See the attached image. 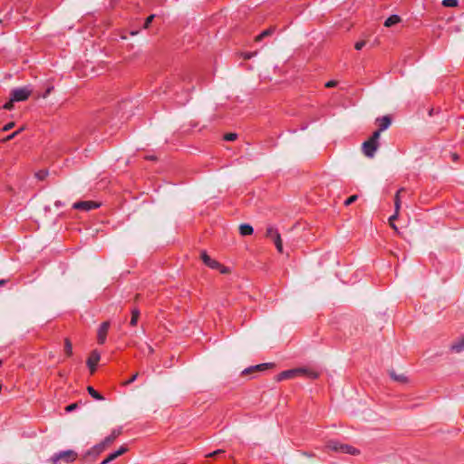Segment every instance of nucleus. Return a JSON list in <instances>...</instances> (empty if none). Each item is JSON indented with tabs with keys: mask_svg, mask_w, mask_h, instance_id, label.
<instances>
[{
	"mask_svg": "<svg viewBox=\"0 0 464 464\" xmlns=\"http://www.w3.org/2000/svg\"><path fill=\"white\" fill-rule=\"evenodd\" d=\"M405 191L404 188H401L395 194L394 197V208H396L397 212H400L401 209V193Z\"/></svg>",
	"mask_w": 464,
	"mask_h": 464,
	"instance_id": "nucleus-20",
	"label": "nucleus"
},
{
	"mask_svg": "<svg viewBox=\"0 0 464 464\" xmlns=\"http://www.w3.org/2000/svg\"><path fill=\"white\" fill-rule=\"evenodd\" d=\"M298 375H304L309 379L314 380L320 376V373L312 368H298Z\"/></svg>",
	"mask_w": 464,
	"mask_h": 464,
	"instance_id": "nucleus-10",
	"label": "nucleus"
},
{
	"mask_svg": "<svg viewBox=\"0 0 464 464\" xmlns=\"http://www.w3.org/2000/svg\"><path fill=\"white\" fill-rule=\"evenodd\" d=\"M276 31V26H270L269 28L264 30L260 34L255 37V42H261L264 38L272 35Z\"/></svg>",
	"mask_w": 464,
	"mask_h": 464,
	"instance_id": "nucleus-15",
	"label": "nucleus"
},
{
	"mask_svg": "<svg viewBox=\"0 0 464 464\" xmlns=\"http://www.w3.org/2000/svg\"><path fill=\"white\" fill-rule=\"evenodd\" d=\"M358 198V196L357 195H352L351 197H349L345 201H344V206H350L351 204H353V202H355Z\"/></svg>",
	"mask_w": 464,
	"mask_h": 464,
	"instance_id": "nucleus-29",
	"label": "nucleus"
},
{
	"mask_svg": "<svg viewBox=\"0 0 464 464\" xmlns=\"http://www.w3.org/2000/svg\"><path fill=\"white\" fill-rule=\"evenodd\" d=\"M33 93V90L29 86L18 87L12 90L9 102H5L2 108L12 110L15 102H23L27 100Z\"/></svg>",
	"mask_w": 464,
	"mask_h": 464,
	"instance_id": "nucleus-1",
	"label": "nucleus"
},
{
	"mask_svg": "<svg viewBox=\"0 0 464 464\" xmlns=\"http://www.w3.org/2000/svg\"><path fill=\"white\" fill-rule=\"evenodd\" d=\"M273 242L277 249V251L279 253H283V242H282V239H281V236H276L274 239H273Z\"/></svg>",
	"mask_w": 464,
	"mask_h": 464,
	"instance_id": "nucleus-25",
	"label": "nucleus"
},
{
	"mask_svg": "<svg viewBox=\"0 0 464 464\" xmlns=\"http://www.w3.org/2000/svg\"><path fill=\"white\" fill-rule=\"evenodd\" d=\"M100 359L101 354L97 350H93L88 357L86 363L92 374L96 371V367Z\"/></svg>",
	"mask_w": 464,
	"mask_h": 464,
	"instance_id": "nucleus-7",
	"label": "nucleus"
},
{
	"mask_svg": "<svg viewBox=\"0 0 464 464\" xmlns=\"http://www.w3.org/2000/svg\"><path fill=\"white\" fill-rule=\"evenodd\" d=\"M55 205H56V206H59V205H61V202L57 201V202L55 203Z\"/></svg>",
	"mask_w": 464,
	"mask_h": 464,
	"instance_id": "nucleus-52",
	"label": "nucleus"
},
{
	"mask_svg": "<svg viewBox=\"0 0 464 464\" xmlns=\"http://www.w3.org/2000/svg\"><path fill=\"white\" fill-rule=\"evenodd\" d=\"M101 206L100 203H97L95 201L88 200V201H78L75 202L72 206L74 209L82 210V211H89L92 209L98 208Z\"/></svg>",
	"mask_w": 464,
	"mask_h": 464,
	"instance_id": "nucleus-5",
	"label": "nucleus"
},
{
	"mask_svg": "<svg viewBox=\"0 0 464 464\" xmlns=\"http://www.w3.org/2000/svg\"><path fill=\"white\" fill-rule=\"evenodd\" d=\"M279 235L280 234L276 227H274L272 226L267 227L266 231V237L273 240L276 236H279Z\"/></svg>",
	"mask_w": 464,
	"mask_h": 464,
	"instance_id": "nucleus-23",
	"label": "nucleus"
},
{
	"mask_svg": "<svg viewBox=\"0 0 464 464\" xmlns=\"http://www.w3.org/2000/svg\"><path fill=\"white\" fill-rule=\"evenodd\" d=\"M337 85V82L336 81H329L325 83V87L326 88H332V87H334Z\"/></svg>",
	"mask_w": 464,
	"mask_h": 464,
	"instance_id": "nucleus-39",
	"label": "nucleus"
},
{
	"mask_svg": "<svg viewBox=\"0 0 464 464\" xmlns=\"http://www.w3.org/2000/svg\"><path fill=\"white\" fill-rule=\"evenodd\" d=\"M138 375H139L138 372L134 373L131 377H130L129 380L124 382L123 384L124 385H129V384L132 383L134 381H136V379L138 378Z\"/></svg>",
	"mask_w": 464,
	"mask_h": 464,
	"instance_id": "nucleus-32",
	"label": "nucleus"
},
{
	"mask_svg": "<svg viewBox=\"0 0 464 464\" xmlns=\"http://www.w3.org/2000/svg\"><path fill=\"white\" fill-rule=\"evenodd\" d=\"M14 126V123H8L3 127V130H8Z\"/></svg>",
	"mask_w": 464,
	"mask_h": 464,
	"instance_id": "nucleus-43",
	"label": "nucleus"
},
{
	"mask_svg": "<svg viewBox=\"0 0 464 464\" xmlns=\"http://www.w3.org/2000/svg\"><path fill=\"white\" fill-rule=\"evenodd\" d=\"M21 130H22V129H20L19 130H17V131H15V132H14V133H12L11 135H9V136L7 137V140H11V139H13V138H14V136H15V135H16V134H17Z\"/></svg>",
	"mask_w": 464,
	"mask_h": 464,
	"instance_id": "nucleus-45",
	"label": "nucleus"
},
{
	"mask_svg": "<svg viewBox=\"0 0 464 464\" xmlns=\"http://www.w3.org/2000/svg\"><path fill=\"white\" fill-rule=\"evenodd\" d=\"M77 457V452L72 450H66L53 454L50 460L52 464L72 463Z\"/></svg>",
	"mask_w": 464,
	"mask_h": 464,
	"instance_id": "nucleus-3",
	"label": "nucleus"
},
{
	"mask_svg": "<svg viewBox=\"0 0 464 464\" xmlns=\"http://www.w3.org/2000/svg\"><path fill=\"white\" fill-rule=\"evenodd\" d=\"M52 89H53L52 87L47 88V90H46V92H45V93L44 94V96H43V97H44V98H45V97L47 96V94H49V93H50V92L52 91Z\"/></svg>",
	"mask_w": 464,
	"mask_h": 464,
	"instance_id": "nucleus-47",
	"label": "nucleus"
},
{
	"mask_svg": "<svg viewBox=\"0 0 464 464\" xmlns=\"http://www.w3.org/2000/svg\"><path fill=\"white\" fill-rule=\"evenodd\" d=\"M221 274L226 275L229 273V268L219 263V267L217 268Z\"/></svg>",
	"mask_w": 464,
	"mask_h": 464,
	"instance_id": "nucleus-31",
	"label": "nucleus"
},
{
	"mask_svg": "<svg viewBox=\"0 0 464 464\" xmlns=\"http://www.w3.org/2000/svg\"><path fill=\"white\" fill-rule=\"evenodd\" d=\"M139 318H140V310L138 308H133L131 310V318L130 321V326H136Z\"/></svg>",
	"mask_w": 464,
	"mask_h": 464,
	"instance_id": "nucleus-22",
	"label": "nucleus"
},
{
	"mask_svg": "<svg viewBox=\"0 0 464 464\" xmlns=\"http://www.w3.org/2000/svg\"><path fill=\"white\" fill-rule=\"evenodd\" d=\"M137 33H138V32H131L130 34H131L132 35H135V34H137Z\"/></svg>",
	"mask_w": 464,
	"mask_h": 464,
	"instance_id": "nucleus-51",
	"label": "nucleus"
},
{
	"mask_svg": "<svg viewBox=\"0 0 464 464\" xmlns=\"http://www.w3.org/2000/svg\"><path fill=\"white\" fill-rule=\"evenodd\" d=\"M390 377L400 383H406L408 382V378L404 374H397L395 371L392 370L389 372Z\"/></svg>",
	"mask_w": 464,
	"mask_h": 464,
	"instance_id": "nucleus-17",
	"label": "nucleus"
},
{
	"mask_svg": "<svg viewBox=\"0 0 464 464\" xmlns=\"http://www.w3.org/2000/svg\"><path fill=\"white\" fill-rule=\"evenodd\" d=\"M450 157L452 159L453 161H458L459 159V156L457 154V153H450Z\"/></svg>",
	"mask_w": 464,
	"mask_h": 464,
	"instance_id": "nucleus-42",
	"label": "nucleus"
},
{
	"mask_svg": "<svg viewBox=\"0 0 464 464\" xmlns=\"http://www.w3.org/2000/svg\"><path fill=\"white\" fill-rule=\"evenodd\" d=\"M375 123L378 126V129L372 133L369 140H372L376 144H379L381 132L387 130L391 126L392 118H376Z\"/></svg>",
	"mask_w": 464,
	"mask_h": 464,
	"instance_id": "nucleus-4",
	"label": "nucleus"
},
{
	"mask_svg": "<svg viewBox=\"0 0 464 464\" xmlns=\"http://www.w3.org/2000/svg\"><path fill=\"white\" fill-rule=\"evenodd\" d=\"M154 17H155V15H154V14H151V15H150V16L146 19V21H145V23H144V26H143L145 29H147V28L150 26V23L152 22V20L154 19Z\"/></svg>",
	"mask_w": 464,
	"mask_h": 464,
	"instance_id": "nucleus-33",
	"label": "nucleus"
},
{
	"mask_svg": "<svg viewBox=\"0 0 464 464\" xmlns=\"http://www.w3.org/2000/svg\"><path fill=\"white\" fill-rule=\"evenodd\" d=\"M200 257L203 261V263L208 266L209 268H212V269H216L218 267H219V262H218L217 260L215 259H212L208 254L206 251H202L201 252V255H200Z\"/></svg>",
	"mask_w": 464,
	"mask_h": 464,
	"instance_id": "nucleus-9",
	"label": "nucleus"
},
{
	"mask_svg": "<svg viewBox=\"0 0 464 464\" xmlns=\"http://www.w3.org/2000/svg\"><path fill=\"white\" fill-rule=\"evenodd\" d=\"M64 353L68 357L72 355V344L69 338L64 340Z\"/></svg>",
	"mask_w": 464,
	"mask_h": 464,
	"instance_id": "nucleus-24",
	"label": "nucleus"
},
{
	"mask_svg": "<svg viewBox=\"0 0 464 464\" xmlns=\"http://www.w3.org/2000/svg\"><path fill=\"white\" fill-rule=\"evenodd\" d=\"M325 450L334 451L337 453L349 454L356 456L360 454V450L352 445L342 443L336 440H330L324 446Z\"/></svg>",
	"mask_w": 464,
	"mask_h": 464,
	"instance_id": "nucleus-2",
	"label": "nucleus"
},
{
	"mask_svg": "<svg viewBox=\"0 0 464 464\" xmlns=\"http://www.w3.org/2000/svg\"><path fill=\"white\" fill-rule=\"evenodd\" d=\"M117 458H118V455H117V454H116V452L114 451V452H112V453H110V454L107 456V458H106V459H107V461H110V462H111V461L114 460V459H117Z\"/></svg>",
	"mask_w": 464,
	"mask_h": 464,
	"instance_id": "nucleus-36",
	"label": "nucleus"
},
{
	"mask_svg": "<svg viewBox=\"0 0 464 464\" xmlns=\"http://www.w3.org/2000/svg\"><path fill=\"white\" fill-rule=\"evenodd\" d=\"M379 148V144H376L369 139L362 143V152L368 158H372Z\"/></svg>",
	"mask_w": 464,
	"mask_h": 464,
	"instance_id": "nucleus-8",
	"label": "nucleus"
},
{
	"mask_svg": "<svg viewBox=\"0 0 464 464\" xmlns=\"http://www.w3.org/2000/svg\"><path fill=\"white\" fill-rule=\"evenodd\" d=\"M110 461H107V459H103L101 464H108Z\"/></svg>",
	"mask_w": 464,
	"mask_h": 464,
	"instance_id": "nucleus-49",
	"label": "nucleus"
},
{
	"mask_svg": "<svg viewBox=\"0 0 464 464\" xmlns=\"http://www.w3.org/2000/svg\"><path fill=\"white\" fill-rule=\"evenodd\" d=\"M389 224L394 229L395 232L399 233V229H398V227H397V226L395 225L394 222L389 223Z\"/></svg>",
	"mask_w": 464,
	"mask_h": 464,
	"instance_id": "nucleus-44",
	"label": "nucleus"
},
{
	"mask_svg": "<svg viewBox=\"0 0 464 464\" xmlns=\"http://www.w3.org/2000/svg\"><path fill=\"white\" fill-rule=\"evenodd\" d=\"M237 134L234 132L226 133L223 137V139L227 141H234L237 140Z\"/></svg>",
	"mask_w": 464,
	"mask_h": 464,
	"instance_id": "nucleus-28",
	"label": "nucleus"
},
{
	"mask_svg": "<svg viewBox=\"0 0 464 464\" xmlns=\"http://www.w3.org/2000/svg\"><path fill=\"white\" fill-rule=\"evenodd\" d=\"M49 175V172L47 169H41L35 173V178L39 180L45 179Z\"/></svg>",
	"mask_w": 464,
	"mask_h": 464,
	"instance_id": "nucleus-26",
	"label": "nucleus"
},
{
	"mask_svg": "<svg viewBox=\"0 0 464 464\" xmlns=\"http://www.w3.org/2000/svg\"><path fill=\"white\" fill-rule=\"evenodd\" d=\"M106 448H108V447H107V445H106V444H104V442H103V440H102L101 443H99V444H97V445L93 446V447H92V449L87 452V454H88V455H99V454H100V453H102V452Z\"/></svg>",
	"mask_w": 464,
	"mask_h": 464,
	"instance_id": "nucleus-16",
	"label": "nucleus"
},
{
	"mask_svg": "<svg viewBox=\"0 0 464 464\" xmlns=\"http://www.w3.org/2000/svg\"><path fill=\"white\" fill-rule=\"evenodd\" d=\"M145 159L149 160H156L157 158L153 155H150V156H146Z\"/></svg>",
	"mask_w": 464,
	"mask_h": 464,
	"instance_id": "nucleus-46",
	"label": "nucleus"
},
{
	"mask_svg": "<svg viewBox=\"0 0 464 464\" xmlns=\"http://www.w3.org/2000/svg\"><path fill=\"white\" fill-rule=\"evenodd\" d=\"M239 232L242 236H250L253 234L254 229L252 226L248 224H242L239 226Z\"/></svg>",
	"mask_w": 464,
	"mask_h": 464,
	"instance_id": "nucleus-18",
	"label": "nucleus"
},
{
	"mask_svg": "<svg viewBox=\"0 0 464 464\" xmlns=\"http://www.w3.org/2000/svg\"><path fill=\"white\" fill-rule=\"evenodd\" d=\"M399 213L400 212H397L396 208H394V214L389 218V223L394 222L398 218Z\"/></svg>",
	"mask_w": 464,
	"mask_h": 464,
	"instance_id": "nucleus-34",
	"label": "nucleus"
},
{
	"mask_svg": "<svg viewBox=\"0 0 464 464\" xmlns=\"http://www.w3.org/2000/svg\"><path fill=\"white\" fill-rule=\"evenodd\" d=\"M121 428L114 429L111 433L103 440L104 444L109 447L121 435Z\"/></svg>",
	"mask_w": 464,
	"mask_h": 464,
	"instance_id": "nucleus-14",
	"label": "nucleus"
},
{
	"mask_svg": "<svg viewBox=\"0 0 464 464\" xmlns=\"http://www.w3.org/2000/svg\"><path fill=\"white\" fill-rule=\"evenodd\" d=\"M110 329V322H103L97 331V342L99 344H103L106 342L107 334Z\"/></svg>",
	"mask_w": 464,
	"mask_h": 464,
	"instance_id": "nucleus-6",
	"label": "nucleus"
},
{
	"mask_svg": "<svg viewBox=\"0 0 464 464\" xmlns=\"http://www.w3.org/2000/svg\"><path fill=\"white\" fill-rule=\"evenodd\" d=\"M146 350L148 352V354H152L154 353V349L150 344L146 343Z\"/></svg>",
	"mask_w": 464,
	"mask_h": 464,
	"instance_id": "nucleus-41",
	"label": "nucleus"
},
{
	"mask_svg": "<svg viewBox=\"0 0 464 464\" xmlns=\"http://www.w3.org/2000/svg\"><path fill=\"white\" fill-rule=\"evenodd\" d=\"M128 450V449L125 447V446H121L118 450H116V454L119 456L124 454L126 451Z\"/></svg>",
	"mask_w": 464,
	"mask_h": 464,
	"instance_id": "nucleus-35",
	"label": "nucleus"
},
{
	"mask_svg": "<svg viewBox=\"0 0 464 464\" xmlns=\"http://www.w3.org/2000/svg\"><path fill=\"white\" fill-rule=\"evenodd\" d=\"M110 461H107V459H103L101 464H108Z\"/></svg>",
	"mask_w": 464,
	"mask_h": 464,
	"instance_id": "nucleus-50",
	"label": "nucleus"
},
{
	"mask_svg": "<svg viewBox=\"0 0 464 464\" xmlns=\"http://www.w3.org/2000/svg\"><path fill=\"white\" fill-rule=\"evenodd\" d=\"M273 363H260L255 366H250L243 371V374H247L256 371H265L270 367H273Z\"/></svg>",
	"mask_w": 464,
	"mask_h": 464,
	"instance_id": "nucleus-12",
	"label": "nucleus"
},
{
	"mask_svg": "<svg viewBox=\"0 0 464 464\" xmlns=\"http://www.w3.org/2000/svg\"><path fill=\"white\" fill-rule=\"evenodd\" d=\"M401 22V17L399 15H396V14H393V15H391L390 17H388L385 22H384V25L386 27H391L398 23Z\"/></svg>",
	"mask_w": 464,
	"mask_h": 464,
	"instance_id": "nucleus-19",
	"label": "nucleus"
},
{
	"mask_svg": "<svg viewBox=\"0 0 464 464\" xmlns=\"http://www.w3.org/2000/svg\"><path fill=\"white\" fill-rule=\"evenodd\" d=\"M298 371H299L298 368L284 371V372H280L279 374H277L276 381L280 382V381H283L285 379L294 378L298 375Z\"/></svg>",
	"mask_w": 464,
	"mask_h": 464,
	"instance_id": "nucleus-11",
	"label": "nucleus"
},
{
	"mask_svg": "<svg viewBox=\"0 0 464 464\" xmlns=\"http://www.w3.org/2000/svg\"><path fill=\"white\" fill-rule=\"evenodd\" d=\"M76 408H77V404H76V403H72V404L68 405V406L65 408V410H66V411L71 412V411H72L73 410H75Z\"/></svg>",
	"mask_w": 464,
	"mask_h": 464,
	"instance_id": "nucleus-38",
	"label": "nucleus"
},
{
	"mask_svg": "<svg viewBox=\"0 0 464 464\" xmlns=\"http://www.w3.org/2000/svg\"><path fill=\"white\" fill-rule=\"evenodd\" d=\"M87 392L94 400H97V401L104 400V397L101 393H99L92 386H88Z\"/></svg>",
	"mask_w": 464,
	"mask_h": 464,
	"instance_id": "nucleus-21",
	"label": "nucleus"
},
{
	"mask_svg": "<svg viewBox=\"0 0 464 464\" xmlns=\"http://www.w3.org/2000/svg\"><path fill=\"white\" fill-rule=\"evenodd\" d=\"M6 282H7V280L1 279V280H0V285H5V284H6Z\"/></svg>",
	"mask_w": 464,
	"mask_h": 464,
	"instance_id": "nucleus-48",
	"label": "nucleus"
},
{
	"mask_svg": "<svg viewBox=\"0 0 464 464\" xmlns=\"http://www.w3.org/2000/svg\"><path fill=\"white\" fill-rule=\"evenodd\" d=\"M366 44L365 41L357 42L354 45L356 50H361Z\"/></svg>",
	"mask_w": 464,
	"mask_h": 464,
	"instance_id": "nucleus-37",
	"label": "nucleus"
},
{
	"mask_svg": "<svg viewBox=\"0 0 464 464\" xmlns=\"http://www.w3.org/2000/svg\"><path fill=\"white\" fill-rule=\"evenodd\" d=\"M450 351L456 353H459L464 351V336H461L454 343H451L450 347Z\"/></svg>",
	"mask_w": 464,
	"mask_h": 464,
	"instance_id": "nucleus-13",
	"label": "nucleus"
},
{
	"mask_svg": "<svg viewBox=\"0 0 464 464\" xmlns=\"http://www.w3.org/2000/svg\"><path fill=\"white\" fill-rule=\"evenodd\" d=\"M256 54V52L255 53H244V59L248 60L254 57Z\"/></svg>",
	"mask_w": 464,
	"mask_h": 464,
	"instance_id": "nucleus-40",
	"label": "nucleus"
},
{
	"mask_svg": "<svg viewBox=\"0 0 464 464\" xmlns=\"http://www.w3.org/2000/svg\"><path fill=\"white\" fill-rule=\"evenodd\" d=\"M0 364H2V361L0 360Z\"/></svg>",
	"mask_w": 464,
	"mask_h": 464,
	"instance_id": "nucleus-53",
	"label": "nucleus"
},
{
	"mask_svg": "<svg viewBox=\"0 0 464 464\" xmlns=\"http://www.w3.org/2000/svg\"><path fill=\"white\" fill-rule=\"evenodd\" d=\"M223 453H225V450L219 449V450H215L213 452H210V453L207 454L206 458H213V457L218 456V455L223 454Z\"/></svg>",
	"mask_w": 464,
	"mask_h": 464,
	"instance_id": "nucleus-30",
	"label": "nucleus"
},
{
	"mask_svg": "<svg viewBox=\"0 0 464 464\" xmlns=\"http://www.w3.org/2000/svg\"><path fill=\"white\" fill-rule=\"evenodd\" d=\"M458 3V0H442V5L445 7H456Z\"/></svg>",
	"mask_w": 464,
	"mask_h": 464,
	"instance_id": "nucleus-27",
	"label": "nucleus"
}]
</instances>
